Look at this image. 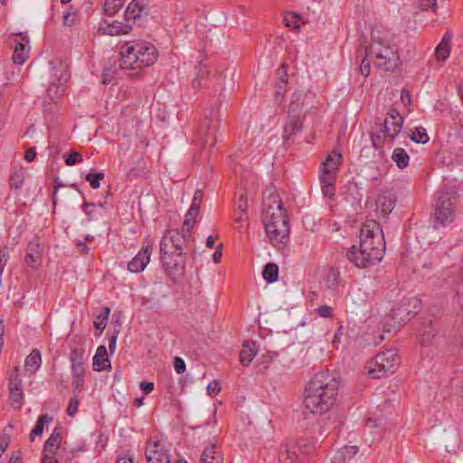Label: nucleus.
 <instances>
[{
	"label": "nucleus",
	"instance_id": "13",
	"mask_svg": "<svg viewBox=\"0 0 463 463\" xmlns=\"http://www.w3.org/2000/svg\"><path fill=\"white\" fill-rule=\"evenodd\" d=\"M52 77L53 79L47 90V94L52 101H56L64 94L65 83L70 75L68 71L63 66H61L59 69H54Z\"/></svg>",
	"mask_w": 463,
	"mask_h": 463
},
{
	"label": "nucleus",
	"instance_id": "39",
	"mask_svg": "<svg viewBox=\"0 0 463 463\" xmlns=\"http://www.w3.org/2000/svg\"><path fill=\"white\" fill-rule=\"evenodd\" d=\"M340 283V273L337 269L330 268L326 278V286L327 288L335 290Z\"/></svg>",
	"mask_w": 463,
	"mask_h": 463
},
{
	"label": "nucleus",
	"instance_id": "62",
	"mask_svg": "<svg viewBox=\"0 0 463 463\" xmlns=\"http://www.w3.org/2000/svg\"><path fill=\"white\" fill-rule=\"evenodd\" d=\"M96 207L95 203H84L82 205V210L84 213L88 216V220L91 221L93 219V209Z\"/></svg>",
	"mask_w": 463,
	"mask_h": 463
},
{
	"label": "nucleus",
	"instance_id": "16",
	"mask_svg": "<svg viewBox=\"0 0 463 463\" xmlns=\"http://www.w3.org/2000/svg\"><path fill=\"white\" fill-rule=\"evenodd\" d=\"M303 117L300 113V106L298 105L288 109V115L284 126L283 138L289 140L293 136L297 135L302 130Z\"/></svg>",
	"mask_w": 463,
	"mask_h": 463
},
{
	"label": "nucleus",
	"instance_id": "22",
	"mask_svg": "<svg viewBox=\"0 0 463 463\" xmlns=\"http://www.w3.org/2000/svg\"><path fill=\"white\" fill-rule=\"evenodd\" d=\"M21 36V41L17 43L15 45L14 53H13V61L15 64L22 65L24 64L29 57L30 46H29V38L26 34Z\"/></svg>",
	"mask_w": 463,
	"mask_h": 463
},
{
	"label": "nucleus",
	"instance_id": "53",
	"mask_svg": "<svg viewBox=\"0 0 463 463\" xmlns=\"http://www.w3.org/2000/svg\"><path fill=\"white\" fill-rule=\"evenodd\" d=\"M79 394L75 393L72 398H71L69 404L67 406V413L70 416H73L79 409V401L77 399V396Z\"/></svg>",
	"mask_w": 463,
	"mask_h": 463
},
{
	"label": "nucleus",
	"instance_id": "8",
	"mask_svg": "<svg viewBox=\"0 0 463 463\" xmlns=\"http://www.w3.org/2000/svg\"><path fill=\"white\" fill-rule=\"evenodd\" d=\"M220 125L218 109L211 108L204 111L200 121L197 136L203 146L210 143L213 146L216 140L215 133Z\"/></svg>",
	"mask_w": 463,
	"mask_h": 463
},
{
	"label": "nucleus",
	"instance_id": "47",
	"mask_svg": "<svg viewBox=\"0 0 463 463\" xmlns=\"http://www.w3.org/2000/svg\"><path fill=\"white\" fill-rule=\"evenodd\" d=\"M10 400L15 409H20L22 402L24 400V392L22 388H16V390H10Z\"/></svg>",
	"mask_w": 463,
	"mask_h": 463
},
{
	"label": "nucleus",
	"instance_id": "57",
	"mask_svg": "<svg viewBox=\"0 0 463 463\" xmlns=\"http://www.w3.org/2000/svg\"><path fill=\"white\" fill-rule=\"evenodd\" d=\"M133 455H131L128 451L124 453H118L117 455L116 463H133Z\"/></svg>",
	"mask_w": 463,
	"mask_h": 463
},
{
	"label": "nucleus",
	"instance_id": "55",
	"mask_svg": "<svg viewBox=\"0 0 463 463\" xmlns=\"http://www.w3.org/2000/svg\"><path fill=\"white\" fill-rule=\"evenodd\" d=\"M9 260V251L6 248L0 249V276H2L4 269Z\"/></svg>",
	"mask_w": 463,
	"mask_h": 463
},
{
	"label": "nucleus",
	"instance_id": "42",
	"mask_svg": "<svg viewBox=\"0 0 463 463\" xmlns=\"http://www.w3.org/2000/svg\"><path fill=\"white\" fill-rule=\"evenodd\" d=\"M359 52H363L364 54L360 66L361 73L367 77L371 71L370 62L367 61V60L370 56L373 55V46H365L364 50H360Z\"/></svg>",
	"mask_w": 463,
	"mask_h": 463
},
{
	"label": "nucleus",
	"instance_id": "6",
	"mask_svg": "<svg viewBox=\"0 0 463 463\" xmlns=\"http://www.w3.org/2000/svg\"><path fill=\"white\" fill-rule=\"evenodd\" d=\"M402 61L395 34L378 35V70L393 72L400 69Z\"/></svg>",
	"mask_w": 463,
	"mask_h": 463
},
{
	"label": "nucleus",
	"instance_id": "49",
	"mask_svg": "<svg viewBox=\"0 0 463 463\" xmlns=\"http://www.w3.org/2000/svg\"><path fill=\"white\" fill-rule=\"evenodd\" d=\"M104 310H105V315L104 316H102V315L98 316L95 318L94 323H93L95 328L99 330V335H100L102 333L103 329L105 328V326L107 325L108 317H109V312H110L109 307H105Z\"/></svg>",
	"mask_w": 463,
	"mask_h": 463
},
{
	"label": "nucleus",
	"instance_id": "44",
	"mask_svg": "<svg viewBox=\"0 0 463 463\" xmlns=\"http://www.w3.org/2000/svg\"><path fill=\"white\" fill-rule=\"evenodd\" d=\"M363 375L369 379L376 378V360L374 357L370 358L364 365Z\"/></svg>",
	"mask_w": 463,
	"mask_h": 463
},
{
	"label": "nucleus",
	"instance_id": "7",
	"mask_svg": "<svg viewBox=\"0 0 463 463\" xmlns=\"http://www.w3.org/2000/svg\"><path fill=\"white\" fill-rule=\"evenodd\" d=\"M316 444L312 436H291L286 443L285 454L279 458L281 463H308Z\"/></svg>",
	"mask_w": 463,
	"mask_h": 463
},
{
	"label": "nucleus",
	"instance_id": "12",
	"mask_svg": "<svg viewBox=\"0 0 463 463\" xmlns=\"http://www.w3.org/2000/svg\"><path fill=\"white\" fill-rule=\"evenodd\" d=\"M160 259L163 268L169 274L183 272L185 267V253L183 251L165 250L160 251Z\"/></svg>",
	"mask_w": 463,
	"mask_h": 463
},
{
	"label": "nucleus",
	"instance_id": "21",
	"mask_svg": "<svg viewBox=\"0 0 463 463\" xmlns=\"http://www.w3.org/2000/svg\"><path fill=\"white\" fill-rule=\"evenodd\" d=\"M43 252L42 244L39 239H33L29 241L26 248L24 262L27 266L36 268Z\"/></svg>",
	"mask_w": 463,
	"mask_h": 463
},
{
	"label": "nucleus",
	"instance_id": "10",
	"mask_svg": "<svg viewBox=\"0 0 463 463\" xmlns=\"http://www.w3.org/2000/svg\"><path fill=\"white\" fill-rule=\"evenodd\" d=\"M153 250V242L148 238L144 239L141 250L128 263V269L132 273L142 272L149 263Z\"/></svg>",
	"mask_w": 463,
	"mask_h": 463
},
{
	"label": "nucleus",
	"instance_id": "30",
	"mask_svg": "<svg viewBox=\"0 0 463 463\" xmlns=\"http://www.w3.org/2000/svg\"><path fill=\"white\" fill-rule=\"evenodd\" d=\"M359 448L355 445H344L338 449L336 454L332 459V463H344L345 460L351 459L357 454Z\"/></svg>",
	"mask_w": 463,
	"mask_h": 463
},
{
	"label": "nucleus",
	"instance_id": "33",
	"mask_svg": "<svg viewBox=\"0 0 463 463\" xmlns=\"http://www.w3.org/2000/svg\"><path fill=\"white\" fill-rule=\"evenodd\" d=\"M254 342L246 341L243 344V348L240 353V361L244 365H249L257 354V350Z\"/></svg>",
	"mask_w": 463,
	"mask_h": 463
},
{
	"label": "nucleus",
	"instance_id": "61",
	"mask_svg": "<svg viewBox=\"0 0 463 463\" xmlns=\"http://www.w3.org/2000/svg\"><path fill=\"white\" fill-rule=\"evenodd\" d=\"M236 211L248 213V200L245 195H241L238 203Z\"/></svg>",
	"mask_w": 463,
	"mask_h": 463
},
{
	"label": "nucleus",
	"instance_id": "46",
	"mask_svg": "<svg viewBox=\"0 0 463 463\" xmlns=\"http://www.w3.org/2000/svg\"><path fill=\"white\" fill-rule=\"evenodd\" d=\"M411 140L415 143L425 144L429 141V136L424 128H417L411 134Z\"/></svg>",
	"mask_w": 463,
	"mask_h": 463
},
{
	"label": "nucleus",
	"instance_id": "28",
	"mask_svg": "<svg viewBox=\"0 0 463 463\" xmlns=\"http://www.w3.org/2000/svg\"><path fill=\"white\" fill-rule=\"evenodd\" d=\"M288 71L285 64L278 69V81L275 84V97L278 101H282L288 86Z\"/></svg>",
	"mask_w": 463,
	"mask_h": 463
},
{
	"label": "nucleus",
	"instance_id": "45",
	"mask_svg": "<svg viewBox=\"0 0 463 463\" xmlns=\"http://www.w3.org/2000/svg\"><path fill=\"white\" fill-rule=\"evenodd\" d=\"M124 0H106L104 5L105 13L111 17L123 5Z\"/></svg>",
	"mask_w": 463,
	"mask_h": 463
},
{
	"label": "nucleus",
	"instance_id": "64",
	"mask_svg": "<svg viewBox=\"0 0 463 463\" xmlns=\"http://www.w3.org/2000/svg\"><path fill=\"white\" fill-rule=\"evenodd\" d=\"M63 24L65 26H72L75 24V14L66 12L63 14Z\"/></svg>",
	"mask_w": 463,
	"mask_h": 463
},
{
	"label": "nucleus",
	"instance_id": "38",
	"mask_svg": "<svg viewBox=\"0 0 463 463\" xmlns=\"http://www.w3.org/2000/svg\"><path fill=\"white\" fill-rule=\"evenodd\" d=\"M262 276L269 283L275 282L279 278V266L275 263H268L263 269Z\"/></svg>",
	"mask_w": 463,
	"mask_h": 463
},
{
	"label": "nucleus",
	"instance_id": "50",
	"mask_svg": "<svg viewBox=\"0 0 463 463\" xmlns=\"http://www.w3.org/2000/svg\"><path fill=\"white\" fill-rule=\"evenodd\" d=\"M300 16L297 14H294V13H290V14H288L285 17H284V23H285V25L288 26V27H292L293 29L295 30H299V21H300Z\"/></svg>",
	"mask_w": 463,
	"mask_h": 463
},
{
	"label": "nucleus",
	"instance_id": "26",
	"mask_svg": "<svg viewBox=\"0 0 463 463\" xmlns=\"http://www.w3.org/2000/svg\"><path fill=\"white\" fill-rule=\"evenodd\" d=\"M396 197L392 190L383 191L378 194V207L381 206L383 217L392 213L395 206Z\"/></svg>",
	"mask_w": 463,
	"mask_h": 463
},
{
	"label": "nucleus",
	"instance_id": "52",
	"mask_svg": "<svg viewBox=\"0 0 463 463\" xmlns=\"http://www.w3.org/2000/svg\"><path fill=\"white\" fill-rule=\"evenodd\" d=\"M203 193L202 190H196L194 194L192 203L190 208L200 211V207L203 202Z\"/></svg>",
	"mask_w": 463,
	"mask_h": 463
},
{
	"label": "nucleus",
	"instance_id": "3",
	"mask_svg": "<svg viewBox=\"0 0 463 463\" xmlns=\"http://www.w3.org/2000/svg\"><path fill=\"white\" fill-rule=\"evenodd\" d=\"M119 66L125 70L148 67L158 59L154 44L146 41L126 42L120 47Z\"/></svg>",
	"mask_w": 463,
	"mask_h": 463
},
{
	"label": "nucleus",
	"instance_id": "4",
	"mask_svg": "<svg viewBox=\"0 0 463 463\" xmlns=\"http://www.w3.org/2000/svg\"><path fill=\"white\" fill-rule=\"evenodd\" d=\"M376 221L367 220L360 230V256L357 255L356 246H352L347 251V259L357 268L365 269L374 265L376 250L374 247V232Z\"/></svg>",
	"mask_w": 463,
	"mask_h": 463
},
{
	"label": "nucleus",
	"instance_id": "31",
	"mask_svg": "<svg viewBox=\"0 0 463 463\" xmlns=\"http://www.w3.org/2000/svg\"><path fill=\"white\" fill-rule=\"evenodd\" d=\"M42 364V355L38 349H33L25 358L24 367L30 373H35Z\"/></svg>",
	"mask_w": 463,
	"mask_h": 463
},
{
	"label": "nucleus",
	"instance_id": "37",
	"mask_svg": "<svg viewBox=\"0 0 463 463\" xmlns=\"http://www.w3.org/2000/svg\"><path fill=\"white\" fill-rule=\"evenodd\" d=\"M24 171L22 168H14L10 176V186L15 190L21 189L24 185Z\"/></svg>",
	"mask_w": 463,
	"mask_h": 463
},
{
	"label": "nucleus",
	"instance_id": "63",
	"mask_svg": "<svg viewBox=\"0 0 463 463\" xmlns=\"http://www.w3.org/2000/svg\"><path fill=\"white\" fill-rule=\"evenodd\" d=\"M207 391L211 395H216L217 393H219L221 391L219 383L215 380L212 381L207 386Z\"/></svg>",
	"mask_w": 463,
	"mask_h": 463
},
{
	"label": "nucleus",
	"instance_id": "9",
	"mask_svg": "<svg viewBox=\"0 0 463 463\" xmlns=\"http://www.w3.org/2000/svg\"><path fill=\"white\" fill-rule=\"evenodd\" d=\"M145 455L147 463H170L169 449L158 436L146 441Z\"/></svg>",
	"mask_w": 463,
	"mask_h": 463
},
{
	"label": "nucleus",
	"instance_id": "11",
	"mask_svg": "<svg viewBox=\"0 0 463 463\" xmlns=\"http://www.w3.org/2000/svg\"><path fill=\"white\" fill-rule=\"evenodd\" d=\"M401 358L397 349L388 348L378 353V373L382 375L393 373L399 367Z\"/></svg>",
	"mask_w": 463,
	"mask_h": 463
},
{
	"label": "nucleus",
	"instance_id": "15",
	"mask_svg": "<svg viewBox=\"0 0 463 463\" xmlns=\"http://www.w3.org/2000/svg\"><path fill=\"white\" fill-rule=\"evenodd\" d=\"M185 235L175 230H167L160 241V251L165 254V250L183 251L185 243Z\"/></svg>",
	"mask_w": 463,
	"mask_h": 463
},
{
	"label": "nucleus",
	"instance_id": "18",
	"mask_svg": "<svg viewBox=\"0 0 463 463\" xmlns=\"http://www.w3.org/2000/svg\"><path fill=\"white\" fill-rule=\"evenodd\" d=\"M148 4V0H132L124 13V20L133 25L146 15Z\"/></svg>",
	"mask_w": 463,
	"mask_h": 463
},
{
	"label": "nucleus",
	"instance_id": "2",
	"mask_svg": "<svg viewBox=\"0 0 463 463\" xmlns=\"http://www.w3.org/2000/svg\"><path fill=\"white\" fill-rule=\"evenodd\" d=\"M262 220L270 242L279 250H284L289 240V222L279 194L272 189L264 193Z\"/></svg>",
	"mask_w": 463,
	"mask_h": 463
},
{
	"label": "nucleus",
	"instance_id": "54",
	"mask_svg": "<svg viewBox=\"0 0 463 463\" xmlns=\"http://www.w3.org/2000/svg\"><path fill=\"white\" fill-rule=\"evenodd\" d=\"M84 376L72 377L71 385L73 387V393L79 394L83 389Z\"/></svg>",
	"mask_w": 463,
	"mask_h": 463
},
{
	"label": "nucleus",
	"instance_id": "1",
	"mask_svg": "<svg viewBox=\"0 0 463 463\" xmlns=\"http://www.w3.org/2000/svg\"><path fill=\"white\" fill-rule=\"evenodd\" d=\"M340 382L329 373H316L306 384L303 403L314 414L329 411L336 403Z\"/></svg>",
	"mask_w": 463,
	"mask_h": 463
},
{
	"label": "nucleus",
	"instance_id": "17",
	"mask_svg": "<svg viewBox=\"0 0 463 463\" xmlns=\"http://www.w3.org/2000/svg\"><path fill=\"white\" fill-rule=\"evenodd\" d=\"M403 118L400 112L395 109H391L384 120L383 135L392 142L397 135L402 131Z\"/></svg>",
	"mask_w": 463,
	"mask_h": 463
},
{
	"label": "nucleus",
	"instance_id": "25",
	"mask_svg": "<svg viewBox=\"0 0 463 463\" xmlns=\"http://www.w3.org/2000/svg\"><path fill=\"white\" fill-rule=\"evenodd\" d=\"M92 367L97 372L111 370L107 348L104 345H99L97 348L96 354L93 356Z\"/></svg>",
	"mask_w": 463,
	"mask_h": 463
},
{
	"label": "nucleus",
	"instance_id": "24",
	"mask_svg": "<svg viewBox=\"0 0 463 463\" xmlns=\"http://www.w3.org/2000/svg\"><path fill=\"white\" fill-rule=\"evenodd\" d=\"M452 38L453 34L450 31L446 32L442 36L440 43L435 49V57L437 61L444 62L449 59L451 52Z\"/></svg>",
	"mask_w": 463,
	"mask_h": 463
},
{
	"label": "nucleus",
	"instance_id": "34",
	"mask_svg": "<svg viewBox=\"0 0 463 463\" xmlns=\"http://www.w3.org/2000/svg\"><path fill=\"white\" fill-rule=\"evenodd\" d=\"M392 159L400 169H404L409 165L410 156L404 148L396 147L392 154Z\"/></svg>",
	"mask_w": 463,
	"mask_h": 463
},
{
	"label": "nucleus",
	"instance_id": "36",
	"mask_svg": "<svg viewBox=\"0 0 463 463\" xmlns=\"http://www.w3.org/2000/svg\"><path fill=\"white\" fill-rule=\"evenodd\" d=\"M62 436H49V439L45 441L43 446V454H56L57 449L60 448Z\"/></svg>",
	"mask_w": 463,
	"mask_h": 463
},
{
	"label": "nucleus",
	"instance_id": "19",
	"mask_svg": "<svg viewBox=\"0 0 463 463\" xmlns=\"http://www.w3.org/2000/svg\"><path fill=\"white\" fill-rule=\"evenodd\" d=\"M99 32L108 35L128 34L132 30V24L128 21L119 22L118 20L106 19L99 26Z\"/></svg>",
	"mask_w": 463,
	"mask_h": 463
},
{
	"label": "nucleus",
	"instance_id": "48",
	"mask_svg": "<svg viewBox=\"0 0 463 463\" xmlns=\"http://www.w3.org/2000/svg\"><path fill=\"white\" fill-rule=\"evenodd\" d=\"M104 178L105 175L103 173H89L85 177L93 189H98L100 185V181Z\"/></svg>",
	"mask_w": 463,
	"mask_h": 463
},
{
	"label": "nucleus",
	"instance_id": "27",
	"mask_svg": "<svg viewBox=\"0 0 463 463\" xmlns=\"http://www.w3.org/2000/svg\"><path fill=\"white\" fill-rule=\"evenodd\" d=\"M362 142L364 146L360 151V157H364L366 159L373 158L375 156L376 149L375 134L372 131H369L367 134H363Z\"/></svg>",
	"mask_w": 463,
	"mask_h": 463
},
{
	"label": "nucleus",
	"instance_id": "51",
	"mask_svg": "<svg viewBox=\"0 0 463 463\" xmlns=\"http://www.w3.org/2000/svg\"><path fill=\"white\" fill-rule=\"evenodd\" d=\"M82 160H83V157L80 153L72 152L65 157L64 162L67 165L71 166V165H76L77 163L82 162Z\"/></svg>",
	"mask_w": 463,
	"mask_h": 463
},
{
	"label": "nucleus",
	"instance_id": "20",
	"mask_svg": "<svg viewBox=\"0 0 463 463\" xmlns=\"http://www.w3.org/2000/svg\"><path fill=\"white\" fill-rule=\"evenodd\" d=\"M438 329L431 320L424 322L419 332V342L422 346H431L436 343Z\"/></svg>",
	"mask_w": 463,
	"mask_h": 463
},
{
	"label": "nucleus",
	"instance_id": "56",
	"mask_svg": "<svg viewBox=\"0 0 463 463\" xmlns=\"http://www.w3.org/2000/svg\"><path fill=\"white\" fill-rule=\"evenodd\" d=\"M317 312L318 316L321 317L329 318V317H333L332 308H331V307H329L327 305H323V306L318 307L317 309Z\"/></svg>",
	"mask_w": 463,
	"mask_h": 463
},
{
	"label": "nucleus",
	"instance_id": "32",
	"mask_svg": "<svg viewBox=\"0 0 463 463\" xmlns=\"http://www.w3.org/2000/svg\"><path fill=\"white\" fill-rule=\"evenodd\" d=\"M202 463H222V457L215 444L206 447L201 455Z\"/></svg>",
	"mask_w": 463,
	"mask_h": 463
},
{
	"label": "nucleus",
	"instance_id": "40",
	"mask_svg": "<svg viewBox=\"0 0 463 463\" xmlns=\"http://www.w3.org/2000/svg\"><path fill=\"white\" fill-rule=\"evenodd\" d=\"M84 349L74 347L70 354L71 367H84Z\"/></svg>",
	"mask_w": 463,
	"mask_h": 463
},
{
	"label": "nucleus",
	"instance_id": "23",
	"mask_svg": "<svg viewBox=\"0 0 463 463\" xmlns=\"http://www.w3.org/2000/svg\"><path fill=\"white\" fill-rule=\"evenodd\" d=\"M319 181L323 194L332 198L335 193L336 174L319 171Z\"/></svg>",
	"mask_w": 463,
	"mask_h": 463
},
{
	"label": "nucleus",
	"instance_id": "5",
	"mask_svg": "<svg viewBox=\"0 0 463 463\" xmlns=\"http://www.w3.org/2000/svg\"><path fill=\"white\" fill-rule=\"evenodd\" d=\"M420 309V300L416 297L403 296L382 320L384 332L391 333L410 321Z\"/></svg>",
	"mask_w": 463,
	"mask_h": 463
},
{
	"label": "nucleus",
	"instance_id": "60",
	"mask_svg": "<svg viewBox=\"0 0 463 463\" xmlns=\"http://www.w3.org/2000/svg\"><path fill=\"white\" fill-rule=\"evenodd\" d=\"M298 105L300 106L301 110L303 107V95L301 93H294L292 95L291 104L288 109L292 107L296 109Z\"/></svg>",
	"mask_w": 463,
	"mask_h": 463
},
{
	"label": "nucleus",
	"instance_id": "59",
	"mask_svg": "<svg viewBox=\"0 0 463 463\" xmlns=\"http://www.w3.org/2000/svg\"><path fill=\"white\" fill-rule=\"evenodd\" d=\"M420 6L424 10L431 9L436 13L438 9L437 0H421Z\"/></svg>",
	"mask_w": 463,
	"mask_h": 463
},
{
	"label": "nucleus",
	"instance_id": "35",
	"mask_svg": "<svg viewBox=\"0 0 463 463\" xmlns=\"http://www.w3.org/2000/svg\"><path fill=\"white\" fill-rule=\"evenodd\" d=\"M195 77L193 80L192 85L194 89H199L202 87V80L208 76L209 71L206 64L199 62L195 67Z\"/></svg>",
	"mask_w": 463,
	"mask_h": 463
},
{
	"label": "nucleus",
	"instance_id": "58",
	"mask_svg": "<svg viewBox=\"0 0 463 463\" xmlns=\"http://www.w3.org/2000/svg\"><path fill=\"white\" fill-rule=\"evenodd\" d=\"M174 368L177 373H184L186 368L184 361L181 357H175L174 360Z\"/></svg>",
	"mask_w": 463,
	"mask_h": 463
},
{
	"label": "nucleus",
	"instance_id": "41",
	"mask_svg": "<svg viewBox=\"0 0 463 463\" xmlns=\"http://www.w3.org/2000/svg\"><path fill=\"white\" fill-rule=\"evenodd\" d=\"M200 211L189 208L187 211L184 221L183 223V230L186 232H189L194 226L196 222V218L199 215Z\"/></svg>",
	"mask_w": 463,
	"mask_h": 463
},
{
	"label": "nucleus",
	"instance_id": "29",
	"mask_svg": "<svg viewBox=\"0 0 463 463\" xmlns=\"http://www.w3.org/2000/svg\"><path fill=\"white\" fill-rule=\"evenodd\" d=\"M343 156L341 153L333 151L327 156L326 160L322 162L319 171L328 172L332 174H337L339 165L342 164Z\"/></svg>",
	"mask_w": 463,
	"mask_h": 463
},
{
	"label": "nucleus",
	"instance_id": "14",
	"mask_svg": "<svg viewBox=\"0 0 463 463\" xmlns=\"http://www.w3.org/2000/svg\"><path fill=\"white\" fill-rule=\"evenodd\" d=\"M435 217L437 222L442 225L452 222L454 211L452 208L451 196L442 193L439 197L435 207Z\"/></svg>",
	"mask_w": 463,
	"mask_h": 463
},
{
	"label": "nucleus",
	"instance_id": "43",
	"mask_svg": "<svg viewBox=\"0 0 463 463\" xmlns=\"http://www.w3.org/2000/svg\"><path fill=\"white\" fill-rule=\"evenodd\" d=\"M53 420V418L49 414H43L39 417L35 426L32 429L30 434H43L44 426L49 425Z\"/></svg>",
	"mask_w": 463,
	"mask_h": 463
}]
</instances>
